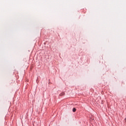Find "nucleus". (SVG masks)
<instances>
[{"instance_id":"obj_1","label":"nucleus","mask_w":126,"mask_h":126,"mask_svg":"<svg viewBox=\"0 0 126 126\" xmlns=\"http://www.w3.org/2000/svg\"><path fill=\"white\" fill-rule=\"evenodd\" d=\"M72 111L74 112H76V109L75 108H73L72 109Z\"/></svg>"}]
</instances>
